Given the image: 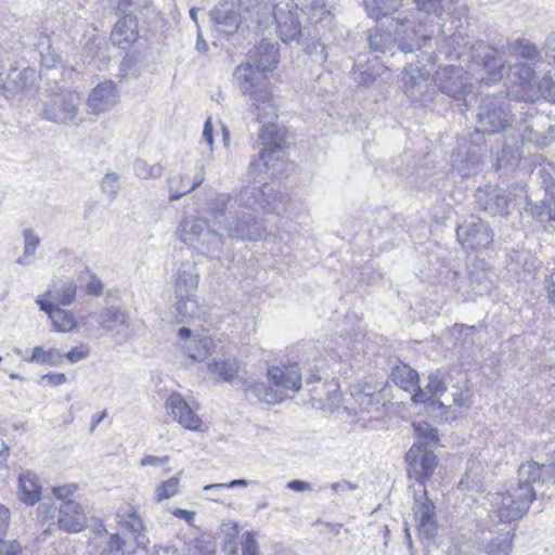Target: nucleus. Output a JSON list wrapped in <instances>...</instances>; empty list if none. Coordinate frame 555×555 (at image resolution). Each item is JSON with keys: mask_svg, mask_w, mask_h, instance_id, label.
<instances>
[{"mask_svg": "<svg viewBox=\"0 0 555 555\" xmlns=\"http://www.w3.org/2000/svg\"><path fill=\"white\" fill-rule=\"evenodd\" d=\"M234 82L242 94H249L256 109V119L260 125L259 140L263 147L260 152L262 166L268 167L271 155L282 149L285 131L274 120L278 118L276 106L271 93L263 88L267 76L251 63L238 65L233 74Z\"/></svg>", "mask_w": 555, "mask_h": 555, "instance_id": "1", "label": "nucleus"}, {"mask_svg": "<svg viewBox=\"0 0 555 555\" xmlns=\"http://www.w3.org/2000/svg\"><path fill=\"white\" fill-rule=\"evenodd\" d=\"M284 198L285 195L267 183L262 185L248 184L243 186L234 203L237 204L238 207L246 208L250 211L237 212L224 223V230L228 236L249 241L261 238L266 228L262 219L257 218L253 212L262 210L264 212L280 214V203H282Z\"/></svg>", "mask_w": 555, "mask_h": 555, "instance_id": "2", "label": "nucleus"}, {"mask_svg": "<svg viewBox=\"0 0 555 555\" xmlns=\"http://www.w3.org/2000/svg\"><path fill=\"white\" fill-rule=\"evenodd\" d=\"M439 52L450 60H463L479 81L494 83L503 77L504 61L499 52L482 40L470 42L461 33H454L442 41Z\"/></svg>", "mask_w": 555, "mask_h": 555, "instance_id": "3", "label": "nucleus"}, {"mask_svg": "<svg viewBox=\"0 0 555 555\" xmlns=\"http://www.w3.org/2000/svg\"><path fill=\"white\" fill-rule=\"evenodd\" d=\"M414 7L404 9L395 17L396 43L400 51L411 53L431 42L435 35L433 17L444 14L442 0H412Z\"/></svg>", "mask_w": 555, "mask_h": 555, "instance_id": "4", "label": "nucleus"}, {"mask_svg": "<svg viewBox=\"0 0 555 555\" xmlns=\"http://www.w3.org/2000/svg\"><path fill=\"white\" fill-rule=\"evenodd\" d=\"M177 236L202 254L217 257L223 247V236L210 230L206 220L195 217L184 218L177 228Z\"/></svg>", "mask_w": 555, "mask_h": 555, "instance_id": "5", "label": "nucleus"}, {"mask_svg": "<svg viewBox=\"0 0 555 555\" xmlns=\"http://www.w3.org/2000/svg\"><path fill=\"white\" fill-rule=\"evenodd\" d=\"M535 498L533 488L517 487L505 493L491 494L489 517L500 522L509 524L520 519Z\"/></svg>", "mask_w": 555, "mask_h": 555, "instance_id": "6", "label": "nucleus"}, {"mask_svg": "<svg viewBox=\"0 0 555 555\" xmlns=\"http://www.w3.org/2000/svg\"><path fill=\"white\" fill-rule=\"evenodd\" d=\"M473 80L487 85L485 81L477 80L469 68L465 70L455 65L441 67L434 75V82L438 90L450 98H463L467 109L473 105V101L477 100V95L473 92Z\"/></svg>", "mask_w": 555, "mask_h": 555, "instance_id": "7", "label": "nucleus"}, {"mask_svg": "<svg viewBox=\"0 0 555 555\" xmlns=\"http://www.w3.org/2000/svg\"><path fill=\"white\" fill-rule=\"evenodd\" d=\"M80 94L77 91L64 89L48 95L42 101L38 115L41 119L60 125L73 122L78 114Z\"/></svg>", "mask_w": 555, "mask_h": 555, "instance_id": "8", "label": "nucleus"}, {"mask_svg": "<svg viewBox=\"0 0 555 555\" xmlns=\"http://www.w3.org/2000/svg\"><path fill=\"white\" fill-rule=\"evenodd\" d=\"M477 131L496 133L512 126L514 116L508 104L495 95L486 94L481 98L477 113Z\"/></svg>", "mask_w": 555, "mask_h": 555, "instance_id": "9", "label": "nucleus"}, {"mask_svg": "<svg viewBox=\"0 0 555 555\" xmlns=\"http://www.w3.org/2000/svg\"><path fill=\"white\" fill-rule=\"evenodd\" d=\"M524 140L538 147L550 146L555 141V120L540 113L535 107H528L520 120Z\"/></svg>", "mask_w": 555, "mask_h": 555, "instance_id": "10", "label": "nucleus"}, {"mask_svg": "<svg viewBox=\"0 0 555 555\" xmlns=\"http://www.w3.org/2000/svg\"><path fill=\"white\" fill-rule=\"evenodd\" d=\"M39 89L38 75L35 69L25 67L23 69L12 68L2 85L1 91L8 100L22 101L26 98H34Z\"/></svg>", "mask_w": 555, "mask_h": 555, "instance_id": "11", "label": "nucleus"}, {"mask_svg": "<svg viewBox=\"0 0 555 555\" xmlns=\"http://www.w3.org/2000/svg\"><path fill=\"white\" fill-rule=\"evenodd\" d=\"M493 231L483 220L470 217L456 228V238L466 250L488 248L493 242Z\"/></svg>", "mask_w": 555, "mask_h": 555, "instance_id": "12", "label": "nucleus"}, {"mask_svg": "<svg viewBox=\"0 0 555 555\" xmlns=\"http://www.w3.org/2000/svg\"><path fill=\"white\" fill-rule=\"evenodd\" d=\"M276 4L273 0H238L240 16L247 28L264 30L273 25Z\"/></svg>", "mask_w": 555, "mask_h": 555, "instance_id": "13", "label": "nucleus"}, {"mask_svg": "<svg viewBox=\"0 0 555 555\" xmlns=\"http://www.w3.org/2000/svg\"><path fill=\"white\" fill-rule=\"evenodd\" d=\"M513 199L509 191L490 185L478 188L475 194L476 207L490 216L509 215Z\"/></svg>", "mask_w": 555, "mask_h": 555, "instance_id": "14", "label": "nucleus"}, {"mask_svg": "<svg viewBox=\"0 0 555 555\" xmlns=\"http://www.w3.org/2000/svg\"><path fill=\"white\" fill-rule=\"evenodd\" d=\"M293 8L289 3L280 2L274 11L273 24L276 25L279 37L284 43L296 41L301 37V24L298 16V7Z\"/></svg>", "mask_w": 555, "mask_h": 555, "instance_id": "15", "label": "nucleus"}, {"mask_svg": "<svg viewBox=\"0 0 555 555\" xmlns=\"http://www.w3.org/2000/svg\"><path fill=\"white\" fill-rule=\"evenodd\" d=\"M405 461L410 466V476L414 477L420 483H424L435 472L438 460L437 456L421 446L413 444L405 454Z\"/></svg>", "mask_w": 555, "mask_h": 555, "instance_id": "16", "label": "nucleus"}, {"mask_svg": "<svg viewBox=\"0 0 555 555\" xmlns=\"http://www.w3.org/2000/svg\"><path fill=\"white\" fill-rule=\"evenodd\" d=\"M406 0H363L364 9L369 17L376 22L385 18V26L393 35L396 42L395 17L404 9Z\"/></svg>", "mask_w": 555, "mask_h": 555, "instance_id": "17", "label": "nucleus"}, {"mask_svg": "<svg viewBox=\"0 0 555 555\" xmlns=\"http://www.w3.org/2000/svg\"><path fill=\"white\" fill-rule=\"evenodd\" d=\"M118 101V91L112 80L99 83L89 94L87 106L89 113L99 115L111 111Z\"/></svg>", "mask_w": 555, "mask_h": 555, "instance_id": "18", "label": "nucleus"}, {"mask_svg": "<svg viewBox=\"0 0 555 555\" xmlns=\"http://www.w3.org/2000/svg\"><path fill=\"white\" fill-rule=\"evenodd\" d=\"M413 512L420 533L426 539L435 538L438 531L435 505L427 498L426 491L422 498L415 500Z\"/></svg>", "mask_w": 555, "mask_h": 555, "instance_id": "19", "label": "nucleus"}, {"mask_svg": "<svg viewBox=\"0 0 555 555\" xmlns=\"http://www.w3.org/2000/svg\"><path fill=\"white\" fill-rule=\"evenodd\" d=\"M234 8L235 3L233 1L225 0L218 3L209 12L211 22L220 31L227 35L234 34L243 23V20L240 16V10L237 9L236 12Z\"/></svg>", "mask_w": 555, "mask_h": 555, "instance_id": "20", "label": "nucleus"}, {"mask_svg": "<svg viewBox=\"0 0 555 555\" xmlns=\"http://www.w3.org/2000/svg\"><path fill=\"white\" fill-rule=\"evenodd\" d=\"M57 525L66 532H80L87 527V516L81 505L73 500L64 501L59 507Z\"/></svg>", "mask_w": 555, "mask_h": 555, "instance_id": "21", "label": "nucleus"}, {"mask_svg": "<svg viewBox=\"0 0 555 555\" xmlns=\"http://www.w3.org/2000/svg\"><path fill=\"white\" fill-rule=\"evenodd\" d=\"M268 377L276 389L284 393L287 390L298 391L301 388V372L297 364L270 366Z\"/></svg>", "mask_w": 555, "mask_h": 555, "instance_id": "22", "label": "nucleus"}, {"mask_svg": "<svg viewBox=\"0 0 555 555\" xmlns=\"http://www.w3.org/2000/svg\"><path fill=\"white\" fill-rule=\"evenodd\" d=\"M166 408L184 428L197 430L201 427V418L192 411L180 393H171L166 401Z\"/></svg>", "mask_w": 555, "mask_h": 555, "instance_id": "23", "label": "nucleus"}, {"mask_svg": "<svg viewBox=\"0 0 555 555\" xmlns=\"http://www.w3.org/2000/svg\"><path fill=\"white\" fill-rule=\"evenodd\" d=\"M36 304L44 311L52 321V330L59 333L70 332L76 328L77 322L70 311L56 307L54 302L38 297Z\"/></svg>", "mask_w": 555, "mask_h": 555, "instance_id": "24", "label": "nucleus"}, {"mask_svg": "<svg viewBox=\"0 0 555 555\" xmlns=\"http://www.w3.org/2000/svg\"><path fill=\"white\" fill-rule=\"evenodd\" d=\"M205 165L203 163L197 165L198 172L193 181L188 173H180L178 177H169L168 183V197L171 202L180 199L182 196L197 189L205 180L204 173Z\"/></svg>", "mask_w": 555, "mask_h": 555, "instance_id": "25", "label": "nucleus"}, {"mask_svg": "<svg viewBox=\"0 0 555 555\" xmlns=\"http://www.w3.org/2000/svg\"><path fill=\"white\" fill-rule=\"evenodd\" d=\"M139 38L138 21L134 15L125 14L115 24L111 33V40L114 46L127 49Z\"/></svg>", "mask_w": 555, "mask_h": 555, "instance_id": "26", "label": "nucleus"}, {"mask_svg": "<svg viewBox=\"0 0 555 555\" xmlns=\"http://www.w3.org/2000/svg\"><path fill=\"white\" fill-rule=\"evenodd\" d=\"M278 55L276 44L263 39L258 46L249 51L247 62L251 63L255 68L260 69L266 74L267 72L275 68L278 64Z\"/></svg>", "mask_w": 555, "mask_h": 555, "instance_id": "27", "label": "nucleus"}, {"mask_svg": "<svg viewBox=\"0 0 555 555\" xmlns=\"http://www.w3.org/2000/svg\"><path fill=\"white\" fill-rule=\"evenodd\" d=\"M508 79L514 85H519L529 99L535 95V88L540 85L532 66L520 61L509 67Z\"/></svg>", "mask_w": 555, "mask_h": 555, "instance_id": "28", "label": "nucleus"}, {"mask_svg": "<svg viewBox=\"0 0 555 555\" xmlns=\"http://www.w3.org/2000/svg\"><path fill=\"white\" fill-rule=\"evenodd\" d=\"M77 295V285L69 278H61L52 282L51 287L41 296L54 302L56 307L72 305Z\"/></svg>", "mask_w": 555, "mask_h": 555, "instance_id": "29", "label": "nucleus"}, {"mask_svg": "<svg viewBox=\"0 0 555 555\" xmlns=\"http://www.w3.org/2000/svg\"><path fill=\"white\" fill-rule=\"evenodd\" d=\"M98 322L104 330L116 332L117 335H121L124 338H128L132 334L128 313L118 308L112 307L103 311L99 315Z\"/></svg>", "mask_w": 555, "mask_h": 555, "instance_id": "30", "label": "nucleus"}, {"mask_svg": "<svg viewBox=\"0 0 555 555\" xmlns=\"http://www.w3.org/2000/svg\"><path fill=\"white\" fill-rule=\"evenodd\" d=\"M489 533H494L489 530ZM496 535L480 538V547L487 555H511L514 533L512 530H496Z\"/></svg>", "mask_w": 555, "mask_h": 555, "instance_id": "31", "label": "nucleus"}, {"mask_svg": "<svg viewBox=\"0 0 555 555\" xmlns=\"http://www.w3.org/2000/svg\"><path fill=\"white\" fill-rule=\"evenodd\" d=\"M198 286V273L193 262L181 263L175 280V295L188 296L194 295Z\"/></svg>", "mask_w": 555, "mask_h": 555, "instance_id": "32", "label": "nucleus"}, {"mask_svg": "<svg viewBox=\"0 0 555 555\" xmlns=\"http://www.w3.org/2000/svg\"><path fill=\"white\" fill-rule=\"evenodd\" d=\"M20 500L26 505H34L41 499V486L35 473L26 470L18 477Z\"/></svg>", "mask_w": 555, "mask_h": 555, "instance_id": "33", "label": "nucleus"}, {"mask_svg": "<svg viewBox=\"0 0 555 555\" xmlns=\"http://www.w3.org/2000/svg\"><path fill=\"white\" fill-rule=\"evenodd\" d=\"M487 476L483 464L476 460H469L464 477L459 483V488L463 491L479 492L481 491Z\"/></svg>", "mask_w": 555, "mask_h": 555, "instance_id": "34", "label": "nucleus"}, {"mask_svg": "<svg viewBox=\"0 0 555 555\" xmlns=\"http://www.w3.org/2000/svg\"><path fill=\"white\" fill-rule=\"evenodd\" d=\"M384 72V66L375 59L363 63L359 57L352 68L353 80L361 86H371Z\"/></svg>", "mask_w": 555, "mask_h": 555, "instance_id": "35", "label": "nucleus"}, {"mask_svg": "<svg viewBox=\"0 0 555 555\" xmlns=\"http://www.w3.org/2000/svg\"><path fill=\"white\" fill-rule=\"evenodd\" d=\"M428 72L425 68L409 66L404 69L403 86L404 92L410 98H417L427 86Z\"/></svg>", "mask_w": 555, "mask_h": 555, "instance_id": "36", "label": "nucleus"}, {"mask_svg": "<svg viewBox=\"0 0 555 555\" xmlns=\"http://www.w3.org/2000/svg\"><path fill=\"white\" fill-rule=\"evenodd\" d=\"M183 352L192 360L202 361L215 348V341L208 336H196L181 345Z\"/></svg>", "mask_w": 555, "mask_h": 555, "instance_id": "37", "label": "nucleus"}, {"mask_svg": "<svg viewBox=\"0 0 555 555\" xmlns=\"http://www.w3.org/2000/svg\"><path fill=\"white\" fill-rule=\"evenodd\" d=\"M244 389L248 396H251L257 400L269 404L282 402L285 398L284 392L275 388H272L264 383L244 382Z\"/></svg>", "mask_w": 555, "mask_h": 555, "instance_id": "38", "label": "nucleus"}, {"mask_svg": "<svg viewBox=\"0 0 555 555\" xmlns=\"http://www.w3.org/2000/svg\"><path fill=\"white\" fill-rule=\"evenodd\" d=\"M468 279L473 296H482L492 291L493 282L488 270L473 266V268L469 269Z\"/></svg>", "mask_w": 555, "mask_h": 555, "instance_id": "39", "label": "nucleus"}, {"mask_svg": "<svg viewBox=\"0 0 555 555\" xmlns=\"http://www.w3.org/2000/svg\"><path fill=\"white\" fill-rule=\"evenodd\" d=\"M240 370L238 362L235 359H215L208 364V371L219 380L231 382L237 375Z\"/></svg>", "mask_w": 555, "mask_h": 555, "instance_id": "40", "label": "nucleus"}, {"mask_svg": "<svg viewBox=\"0 0 555 555\" xmlns=\"http://www.w3.org/2000/svg\"><path fill=\"white\" fill-rule=\"evenodd\" d=\"M389 379L401 389L410 391L418 382V374L406 364L392 367Z\"/></svg>", "mask_w": 555, "mask_h": 555, "instance_id": "41", "label": "nucleus"}, {"mask_svg": "<svg viewBox=\"0 0 555 555\" xmlns=\"http://www.w3.org/2000/svg\"><path fill=\"white\" fill-rule=\"evenodd\" d=\"M64 356L56 348L43 349L41 346L34 347L29 357L23 359L29 363H39L50 366H59L63 362Z\"/></svg>", "mask_w": 555, "mask_h": 555, "instance_id": "42", "label": "nucleus"}, {"mask_svg": "<svg viewBox=\"0 0 555 555\" xmlns=\"http://www.w3.org/2000/svg\"><path fill=\"white\" fill-rule=\"evenodd\" d=\"M530 214L540 221H555V193L535 203H529Z\"/></svg>", "mask_w": 555, "mask_h": 555, "instance_id": "43", "label": "nucleus"}, {"mask_svg": "<svg viewBox=\"0 0 555 555\" xmlns=\"http://www.w3.org/2000/svg\"><path fill=\"white\" fill-rule=\"evenodd\" d=\"M188 555H215L216 548L209 535L199 534L185 540Z\"/></svg>", "mask_w": 555, "mask_h": 555, "instance_id": "44", "label": "nucleus"}, {"mask_svg": "<svg viewBox=\"0 0 555 555\" xmlns=\"http://www.w3.org/2000/svg\"><path fill=\"white\" fill-rule=\"evenodd\" d=\"M541 469L537 462L522 463L518 468V487L532 488V483L541 482Z\"/></svg>", "mask_w": 555, "mask_h": 555, "instance_id": "45", "label": "nucleus"}, {"mask_svg": "<svg viewBox=\"0 0 555 555\" xmlns=\"http://www.w3.org/2000/svg\"><path fill=\"white\" fill-rule=\"evenodd\" d=\"M132 169L135 177L144 180L159 179L165 171V167L160 163L150 165L142 158H137L133 160Z\"/></svg>", "mask_w": 555, "mask_h": 555, "instance_id": "46", "label": "nucleus"}, {"mask_svg": "<svg viewBox=\"0 0 555 555\" xmlns=\"http://www.w3.org/2000/svg\"><path fill=\"white\" fill-rule=\"evenodd\" d=\"M387 34L379 31L378 29H369L366 31L367 46L372 52L386 53L390 50L392 41L390 35H393L387 29Z\"/></svg>", "mask_w": 555, "mask_h": 555, "instance_id": "47", "label": "nucleus"}, {"mask_svg": "<svg viewBox=\"0 0 555 555\" xmlns=\"http://www.w3.org/2000/svg\"><path fill=\"white\" fill-rule=\"evenodd\" d=\"M480 165V157L476 154L475 150L467 153V157L463 158L459 154L453 159V166L463 177H470L475 175Z\"/></svg>", "mask_w": 555, "mask_h": 555, "instance_id": "48", "label": "nucleus"}, {"mask_svg": "<svg viewBox=\"0 0 555 555\" xmlns=\"http://www.w3.org/2000/svg\"><path fill=\"white\" fill-rule=\"evenodd\" d=\"M176 309L181 322L194 319L198 315L199 307L195 294L188 295L185 297L182 296V298H180V296H176Z\"/></svg>", "mask_w": 555, "mask_h": 555, "instance_id": "49", "label": "nucleus"}, {"mask_svg": "<svg viewBox=\"0 0 555 555\" xmlns=\"http://www.w3.org/2000/svg\"><path fill=\"white\" fill-rule=\"evenodd\" d=\"M511 52L517 61L534 62L540 59V52L537 47L528 40H516L511 44Z\"/></svg>", "mask_w": 555, "mask_h": 555, "instance_id": "50", "label": "nucleus"}, {"mask_svg": "<svg viewBox=\"0 0 555 555\" xmlns=\"http://www.w3.org/2000/svg\"><path fill=\"white\" fill-rule=\"evenodd\" d=\"M416 442L414 444L426 449L427 446L438 442V430L428 423L413 424Z\"/></svg>", "mask_w": 555, "mask_h": 555, "instance_id": "51", "label": "nucleus"}, {"mask_svg": "<svg viewBox=\"0 0 555 555\" xmlns=\"http://www.w3.org/2000/svg\"><path fill=\"white\" fill-rule=\"evenodd\" d=\"M179 482L180 479L178 477H172L158 485L155 489L156 502H162L164 500L172 498L178 492Z\"/></svg>", "mask_w": 555, "mask_h": 555, "instance_id": "52", "label": "nucleus"}, {"mask_svg": "<svg viewBox=\"0 0 555 555\" xmlns=\"http://www.w3.org/2000/svg\"><path fill=\"white\" fill-rule=\"evenodd\" d=\"M106 539L102 555H126L128 553L126 541L119 534H108Z\"/></svg>", "mask_w": 555, "mask_h": 555, "instance_id": "53", "label": "nucleus"}, {"mask_svg": "<svg viewBox=\"0 0 555 555\" xmlns=\"http://www.w3.org/2000/svg\"><path fill=\"white\" fill-rule=\"evenodd\" d=\"M152 5V0H119L118 10L125 14L134 15L135 13L142 14L149 11Z\"/></svg>", "mask_w": 555, "mask_h": 555, "instance_id": "54", "label": "nucleus"}, {"mask_svg": "<svg viewBox=\"0 0 555 555\" xmlns=\"http://www.w3.org/2000/svg\"><path fill=\"white\" fill-rule=\"evenodd\" d=\"M428 385L427 389L429 392L435 396L439 397L442 396L447 391V385L444 380V373L441 371H436L435 373H431L428 377Z\"/></svg>", "mask_w": 555, "mask_h": 555, "instance_id": "55", "label": "nucleus"}, {"mask_svg": "<svg viewBox=\"0 0 555 555\" xmlns=\"http://www.w3.org/2000/svg\"><path fill=\"white\" fill-rule=\"evenodd\" d=\"M232 203V197L229 194H218L214 202L212 216L219 223L222 222L221 218L224 217L228 206Z\"/></svg>", "mask_w": 555, "mask_h": 555, "instance_id": "56", "label": "nucleus"}, {"mask_svg": "<svg viewBox=\"0 0 555 555\" xmlns=\"http://www.w3.org/2000/svg\"><path fill=\"white\" fill-rule=\"evenodd\" d=\"M119 176L116 172H107L101 181V189L103 193L107 194L109 197H116L119 191Z\"/></svg>", "mask_w": 555, "mask_h": 555, "instance_id": "57", "label": "nucleus"}, {"mask_svg": "<svg viewBox=\"0 0 555 555\" xmlns=\"http://www.w3.org/2000/svg\"><path fill=\"white\" fill-rule=\"evenodd\" d=\"M242 555H259V546L256 541L255 533L245 531L242 534Z\"/></svg>", "mask_w": 555, "mask_h": 555, "instance_id": "58", "label": "nucleus"}, {"mask_svg": "<svg viewBox=\"0 0 555 555\" xmlns=\"http://www.w3.org/2000/svg\"><path fill=\"white\" fill-rule=\"evenodd\" d=\"M40 244V238L31 229L24 230V257L31 256Z\"/></svg>", "mask_w": 555, "mask_h": 555, "instance_id": "59", "label": "nucleus"}, {"mask_svg": "<svg viewBox=\"0 0 555 555\" xmlns=\"http://www.w3.org/2000/svg\"><path fill=\"white\" fill-rule=\"evenodd\" d=\"M454 333H459L460 337L463 338V344L465 347H472L475 344L474 334L476 332L475 326H467L464 324H455Z\"/></svg>", "mask_w": 555, "mask_h": 555, "instance_id": "60", "label": "nucleus"}, {"mask_svg": "<svg viewBox=\"0 0 555 555\" xmlns=\"http://www.w3.org/2000/svg\"><path fill=\"white\" fill-rule=\"evenodd\" d=\"M541 482L555 483V455L545 464H541Z\"/></svg>", "mask_w": 555, "mask_h": 555, "instance_id": "61", "label": "nucleus"}, {"mask_svg": "<svg viewBox=\"0 0 555 555\" xmlns=\"http://www.w3.org/2000/svg\"><path fill=\"white\" fill-rule=\"evenodd\" d=\"M90 353V348L81 344L77 347H74L72 350H69L64 357L72 363L79 362L83 359H86Z\"/></svg>", "mask_w": 555, "mask_h": 555, "instance_id": "62", "label": "nucleus"}, {"mask_svg": "<svg viewBox=\"0 0 555 555\" xmlns=\"http://www.w3.org/2000/svg\"><path fill=\"white\" fill-rule=\"evenodd\" d=\"M101 38L93 37L92 39L88 40L83 48V55L90 61H93L96 56L100 55L101 51Z\"/></svg>", "mask_w": 555, "mask_h": 555, "instance_id": "63", "label": "nucleus"}, {"mask_svg": "<svg viewBox=\"0 0 555 555\" xmlns=\"http://www.w3.org/2000/svg\"><path fill=\"white\" fill-rule=\"evenodd\" d=\"M0 555H22V547L15 540L0 542Z\"/></svg>", "mask_w": 555, "mask_h": 555, "instance_id": "64", "label": "nucleus"}]
</instances>
